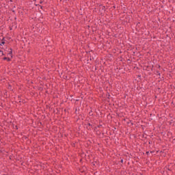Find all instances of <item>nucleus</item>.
<instances>
[{
	"mask_svg": "<svg viewBox=\"0 0 175 175\" xmlns=\"http://www.w3.org/2000/svg\"><path fill=\"white\" fill-rule=\"evenodd\" d=\"M4 59H7V61H10V57H4Z\"/></svg>",
	"mask_w": 175,
	"mask_h": 175,
	"instance_id": "2",
	"label": "nucleus"
},
{
	"mask_svg": "<svg viewBox=\"0 0 175 175\" xmlns=\"http://www.w3.org/2000/svg\"><path fill=\"white\" fill-rule=\"evenodd\" d=\"M8 57H11V58H12V49H10L9 50V53H8Z\"/></svg>",
	"mask_w": 175,
	"mask_h": 175,
	"instance_id": "1",
	"label": "nucleus"
}]
</instances>
